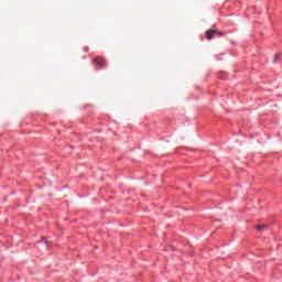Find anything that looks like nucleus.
Returning a JSON list of instances; mask_svg holds the SVG:
<instances>
[{"mask_svg": "<svg viewBox=\"0 0 282 282\" xmlns=\"http://www.w3.org/2000/svg\"><path fill=\"white\" fill-rule=\"evenodd\" d=\"M93 64L95 65L96 69H105V67H107V61H105L102 57L94 58Z\"/></svg>", "mask_w": 282, "mask_h": 282, "instance_id": "1", "label": "nucleus"}, {"mask_svg": "<svg viewBox=\"0 0 282 282\" xmlns=\"http://www.w3.org/2000/svg\"><path fill=\"white\" fill-rule=\"evenodd\" d=\"M215 34H217V30H207L205 32L207 41H212V39H215Z\"/></svg>", "mask_w": 282, "mask_h": 282, "instance_id": "2", "label": "nucleus"}, {"mask_svg": "<svg viewBox=\"0 0 282 282\" xmlns=\"http://www.w3.org/2000/svg\"><path fill=\"white\" fill-rule=\"evenodd\" d=\"M264 228H267L265 225H257L256 226V230H258L259 232H261Z\"/></svg>", "mask_w": 282, "mask_h": 282, "instance_id": "3", "label": "nucleus"}, {"mask_svg": "<svg viewBox=\"0 0 282 282\" xmlns=\"http://www.w3.org/2000/svg\"><path fill=\"white\" fill-rule=\"evenodd\" d=\"M216 34H217L218 36H224V34H226V33L217 31Z\"/></svg>", "mask_w": 282, "mask_h": 282, "instance_id": "4", "label": "nucleus"}, {"mask_svg": "<svg viewBox=\"0 0 282 282\" xmlns=\"http://www.w3.org/2000/svg\"><path fill=\"white\" fill-rule=\"evenodd\" d=\"M42 241H44V243H47V239L45 237H42Z\"/></svg>", "mask_w": 282, "mask_h": 282, "instance_id": "5", "label": "nucleus"}, {"mask_svg": "<svg viewBox=\"0 0 282 282\" xmlns=\"http://www.w3.org/2000/svg\"><path fill=\"white\" fill-rule=\"evenodd\" d=\"M279 61V55H275L274 62Z\"/></svg>", "mask_w": 282, "mask_h": 282, "instance_id": "6", "label": "nucleus"}]
</instances>
